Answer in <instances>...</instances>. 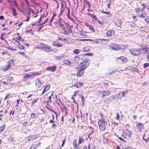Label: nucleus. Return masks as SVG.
<instances>
[{"label":"nucleus","mask_w":149,"mask_h":149,"mask_svg":"<svg viewBox=\"0 0 149 149\" xmlns=\"http://www.w3.org/2000/svg\"><path fill=\"white\" fill-rule=\"evenodd\" d=\"M116 72V70H113L112 72H111L107 73L106 74L108 75H110L112 74H113L114 73H115Z\"/></svg>","instance_id":"47"},{"label":"nucleus","mask_w":149,"mask_h":149,"mask_svg":"<svg viewBox=\"0 0 149 149\" xmlns=\"http://www.w3.org/2000/svg\"><path fill=\"white\" fill-rule=\"evenodd\" d=\"M7 49L9 50H12L14 51H16V49L15 48L13 47H11L10 46H9L8 47Z\"/></svg>","instance_id":"38"},{"label":"nucleus","mask_w":149,"mask_h":149,"mask_svg":"<svg viewBox=\"0 0 149 149\" xmlns=\"http://www.w3.org/2000/svg\"><path fill=\"white\" fill-rule=\"evenodd\" d=\"M63 62L64 64L68 66H72L75 65V63H74L68 60H64L63 61Z\"/></svg>","instance_id":"11"},{"label":"nucleus","mask_w":149,"mask_h":149,"mask_svg":"<svg viewBox=\"0 0 149 149\" xmlns=\"http://www.w3.org/2000/svg\"><path fill=\"white\" fill-rule=\"evenodd\" d=\"M109 47L114 50H116L119 49L121 48L118 45L112 43L109 45Z\"/></svg>","instance_id":"10"},{"label":"nucleus","mask_w":149,"mask_h":149,"mask_svg":"<svg viewBox=\"0 0 149 149\" xmlns=\"http://www.w3.org/2000/svg\"><path fill=\"white\" fill-rule=\"evenodd\" d=\"M84 6L83 8V9L84 8L87 7L88 8H90L91 6V4L90 2L88 1H86L84 2Z\"/></svg>","instance_id":"20"},{"label":"nucleus","mask_w":149,"mask_h":149,"mask_svg":"<svg viewBox=\"0 0 149 149\" xmlns=\"http://www.w3.org/2000/svg\"><path fill=\"white\" fill-rule=\"evenodd\" d=\"M5 127V125H3L0 127V132H2Z\"/></svg>","instance_id":"41"},{"label":"nucleus","mask_w":149,"mask_h":149,"mask_svg":"<svg viewBox=\"0 0 149 149\" xmlns=\"http://www.w3.org/2000/svg\"><path fill=\"white\" fill-rule=\"evenodd\" d=\"M17 47L20 49H24L25 47L24 46L21 45Z\"/></svg>","instance_id":"50"},{"label":"nucleus","mask_w":149,"mask_h":149,"mask_svg":"<svg viewBox=\"0 0 149 149\" xmlns=\"http://www.w3.org/2000/svg\"><path fill=\"white\" fill-rule=\"evenodd\" d=\"M90 63V61L89 59H86L83 61L80 64L78 69L84 70L89 65Z\"/></svg>","instance_id":"2"},{"label":"nucleus","mask_w":149,"mask_h":149,"mask_svg":"<svg viewBox=\"0 0 149 149\" xmlns=\"http://www.w3.org/2000/svg\"><path fill=\"white\" fill-rule=\"evenodd\" d=\"M43 44H41L40 45L36 47V48L37 49H40L42 50L43 47Z\"/></svg>","instance_id":"37"},{"label":"nucleus","mask_w":149,"mask_h":149,"mask_svg":"<svg viewBox=\"0 0 149 149\" xmlns=\"http://www.w3.org/2000/svg\"><path fill=\"white\" fill-rule=\"evenodd\" d=\"M37 138V137L36 135H33L28 136L26 138V139L27 140L30 141L34 140L36 139Z\"/></svg>","instance_id":"13"},{"label":"nucleus","mask_w":149,"mask_h":149,"mask_svg":"<svg viewBox=\"0 0 149 149\" xmlns=\"http://www.w3.org/2000/svg\"><path fill=\"white\" fill-rule=\"evenodd\" d=\"M128 69L131 70L133 71H135L138 72L139 71V70L133 66H130L128 67Z\"/></svg>","instance_id":"19"},{"label":"nucleus","mask_w":149,"mask_h":149,"mask_svg":"<svg viewBox=\"0 0 149 149\" xmlns=\"http://www.w3.org/2000/svg\"><path fill=\"white\" fill-rule=\"evenodd\" d=\"M128 91H122L120 93L121 95V97H124L127 94Z\"/></svg>","instance_id":"35"},{"label":"nucleus","mask_w":149,"mask_h":149,"mask_svg":"<svg viewBox=\"0 0 149 149\" xmlns=\"http://www.w3.org/2000/svg\"><path fill=\"white\" fill-rule=\"evenodd\" d=\"M143 125L141 123H138L136 125L139 130L141 131L143 128Z\"/></svg>","instance_id":"23"},{"label":"nucleus","mask_w":149,"mask_h":149,"mask_svg":"<svg viewBox=\"0 0 149 149\" xmlns=\"http://www.w3.org/2000/svg\"><path fill=\"white\" fill-rule=\"evenodd\" d=\"M111 93V91H105L100 92L99 93V95L102 97H104L108 96Z\"/></svg>","instance_id":"7"},{"label":"nucleus","mask_w":149,"mask_h":149,"mask_svg":"<svg viewBox=\"0 0 149 149\" xmlns=\"http://www.w3.org/2000/svg\"><path fill=\"white\" fill-rule=\"evenodd\" d=\"M73 52L74 54H77L79 53L80 51L78 49H76L73 51Z\"/></svg>","instance_id":"46"},{"label":"nucleus","mask_w":149,"mask_h":149,"mask_svg":"<svg viewBox=\"0 0 149 149\" xmlns=\"http://www.w3.org/2000/svg\"><path fill=\"white\" fill-rule=\"evenodd\" d=\"M12 12L13 13V15L14 16H15L17 15V13L15 11V9L14 8L12 9Z\"/></svg>","instance_id":"49"},{"label":"nucleus","mask_w":149,"mask_h":149,"mask_svg":"<svg viewBox=\"0 0 149 149\" xmlns=\"http://www.w3.org/2000/svg\"><path fill=\"white\" fill-rule=\"evenodd\" d=\"M149 66V63H145L144 64V68H146Z\"/></svg>","instance_id":"52"},{"label":"nucleus","mask_w":149,"mask_h":149,"mask_svg":"<svg viewBox=\"0 0 149 149\" xmlns=\"http://www.w3.org/2000/svg\"><path fill=\"white\" fill-rule=\"evenodd\" d=\"M83 83L82 82H77L74 84L73 86H75L77 88H79L81 87L83 85Z\"/></svg>","instance_id":"22"},{"label":"nucleus","mask_w":149,"mask_h":149,"mask_svg":"<svg viewBox=\"0 0 149 149\" xmlns=\"http://www.w3.org/2000/svg\"><path fill=\"white\" fill-rule=\"evenodd\" d=\"M80 59V57L78 56H75V58L74 59V61L75 62L78 63Z\"/></svg>","instance_id":"36"},{"label":"nucleus","mask_w":149,"mask_h":149,"mask_svg":"<svg viewBox=\"0 0 149 149\" xmlns=\"http://www.w3.org/2000/svg\"><path fill=\"white\" fill-rule=\"evenodd\" d=\"M104 41L105 40L104 39H97L93 40H92V42H93V43H100V41Z\"/></svg>","instance_id":"18"},{"label":"nucleus","mask_w":149,"mask_h":149,"mask_svg":"<svg viewBox=\"0 0 149 149\" xmlns=\"http://www.w3.org/2000/svg\"><path fill=\"white\" fill-rule=\"evenodd\" d=\"M118 139L120 140L123 142H126V141L125 139H123L121 137H118Z\"/></svg>","instance_id":"54"},{"label":"nucleus","mask_w":149,"mask_h":149,"mask_svg":"<svg viewBox=\"0 0 149 149\" xmlns=\"http://www.w3.org/2000/svg\"><path fill=\"white\" fill-rule=\"evenodd\" d=\"M115 22L117 26L118 27L120 26L121 25L122 21L120 19H117L115 20Z\"/></svg>","instance_id":"21"},{"label":"nucleus","mask_w":149,"mask_h":149,"mask_svg":"<svg viewBox=\"0 0 149 149\" xmlns=\"http://www.w3.org/2000/svg\"><path fill=\"white\" fill-rule=\"evenodd\" d=\"M42 50H44L47 53L51 52L53 49L47 45L43 44V47Z\"/></svg>","instance_id":"5"},{"label":"nucleus","mask_w":149,"mask_h":149,"mask_svg":"<svg viewBox=\"0 0 149 149\" xmlns=\"http://www.w3.org/2000/svg\"><path fill=\"white\" fill-rule=\"evenodd\" d=\"M116 97H115V95H113L111 96L110 97H109L106 100L107 102H109L111 101H112L113 100L116 99Z\"/></svg>","instance_id":"16"},{"label":"nucleus","mask_w":149,"mask_h":149,"mask_svg":"<svg viewBox=\"0 0 149 149\" xmlns=\"http://www.w3.org/2000/svg\"><path fill=\"white\" fill-rule=\"evenodd\" d=\"M62 33L64 34L67 35H69L70 34L68 32V31H67L66 30V29L65 28V29H64V30L63 31Z\"/></svg>","instance_id":"40"},{"label":"nucleus","mask_w":149,"mask_h":149,"mask_svg":"<svg viewBox=\"0 0 149 149\" xmlns=\"http://www.w3.org/2000/svg\"><path fill=\"white\" fill-rule=\"evenodd\" d=\"M40 144V143H39L38 144H33L31 148H30L29 149H36V148H37L38 145Z\"/></svg>","instance_id":"32"},{"label":"nucleus","mask_w":149,"mask_h":149,"mask_svg":"<svg viewBox=\"0 0 149 149\" xmlns=\"http://www.w3.org/2000/svg\"><path fill=\"white\" fill-rule=\"evenodd\" d=\"M127 132L128 133V136L130 137H131L132 134V132L130 130H128Z\"/></svg>","instance_id":"48"},{"label":"nucleus","mask_w":149,"mask_h":149,"mask_svg":"<svg viewBox=\"0 0 149 149\" xmlns=\"http://www.w3.org/2000/svg\"><path fill=\"white\" fill-rule=\"evenodd\" d=\"M146 23L147 25L149 24V16L147 17L145 19Z\"/></svg>","instance_id":"39"},{"label":"nucleus","mask_w":149,"mask_h":149,"mask_svg":"<svg viewBox=\"0 0 149 149\" xmlns=\"http://www.w3.org/2000/svg\"><path fill=\"white\" fill-rule=\"evenodd\" d=\"M102 12L103 13H104L109 14V15L108 16L109 17H111V15H112V14H110V12H106L103 11Z\"/></svg>","instance_id":"51"},{"label":"nucleus","mask_w":149,"mask_h":149,"mask_svg":"<svg viewBox=\"0 0 149 149\" xmlns=\"http://www.w3.org/2000/svg\"><path fill=\"white\" fill-rule=\"evenodd\" d=\"M128 130L127 129L126 130H124L123 132V134L122 135V136L125 139L127 138V136L128 134V132H127Z\"/></svg>","instance_id":"25"},{"label":"nucleus","mask_w":149,"mask_h":149,"mask_svg":"<svg viewBox=\"0 0 149 149\" xmlns=\"http://www.w3.org/2000/svg\"><path fill=\"white\" fill-rule=\"evenodd\" d=\"M141 53H143L144 54H149V48L146 47L145 48L140 49Z\"/></svg>","instance_id":"12"},{"label":"nucleus","mask_w":149,"mask_h":149,"mask_svg":"<svg viewBox=\"0 0 149 149\" xmlns=\"http://www.w3.org/2000/svg\"><path fill=\"white\" fill-rule=\"evenodd\" d=\"M91 17L95 19H96L97 18L96 16L93 14L92 15Z\"/></svg>","instance_id":"61"},{"label":"nucleus","mask_w":149,"mask_h":149,"mask_svg":"<svg viewBox=\"0 0 149 149\" xmlns=\"http://www.w3.org/2000/svg\"><path fill=\"white\" fill-rule=\"evenodd\" d=\"M65 56L64 55H61L59 56H55V58L57 60H61L62 58L64 59L65 58Z\"/></svg>","instance_id":"27"},{"label":"nucleus","mask_w":149,"mask_h":149,"mask_svg":"<svg viewBox=\"0 0 149 149\" xmlns=\"http://www.w3.org/2000/svg\"><path fill=\"white\" fill-rule=\"evenodd\" d=\"M119 117H120V116L119 115V113H117V116L116 117V119L117 120H118L119 119Z\"/></svg>","instance_id":"59"},{"label":"nucleus","mask_w":149,"mask_h":149,"mask_svg":"<svg viewBox=\"0 0 149 149\" xmlns=\"http://www.w3.org/2000/svg\"><path fill=\"white\" fill-rule=\"evenodd\" d=\"M89 50V48L88 47H86L83 48V51L84 52H87Z\"/></svg>","instance_id":"44"},{"label":"nucleus","mask_w":149,"mask_h":149,"mask_svg":"<svg viewBox=\"0 0 149 149\" xmlns=\"http://www.w3.org/2000/svg\"><path fill=\"white\" fill-rule=\"evenodd\" d=\"M50 87V86L49 85H47L45 87L44 89L42 95V94H43L44 93H45L47 91H48V90L49 89Z\"/></svg>","instance_id":"28"},{"label":"nucleus","mask_w":149,"mask_h":149,"mask_svg":"<svg viewBox=\"0 0 149 149\" xmlns=\"http://www.w3.org/2000/svg\"><path fill=\"white\" fill-rule=\"evenodd\" d=\"M52 45L55 47H61L63 45L58 42L57 41H54L53 42Z\"/></svg>","instance_id":"14"},{"label":"nucleus","mask_w":149,"mask_h":149,"mask_svg":"<svg viewBox=\"0 0 149 149\" xmlns=\"http://www.w3.org/2000/svg\"><path fill=\"white\" fill-rule=\"evenodd\" d=\"M79 71L78 72L77 74V76L78 77H79L82 76L84 73V70L79 69Z\"/></svg>","instance_id":"17"},{"label":"nucleus","mask_w":149,"mask_h":149,"mask_svg":"<svg viewBox=\"0 0 149 149\" xmlns=\"http://www.w3.org/2000/svg\"><path fill=\"white\" fill-rule=\"evenodd\" d=\"M114 31L113 30L108 31L107 33V35L109 36L113 35L114 34Z\"/></svg>","instance_id":"29"},{"label":"nucleus","mask_w":149,"mask_h":149,"mask_svg":"<svg viewBox=\"0 0 149 149\" xmlns=\"http://www.w3.org/2000/svg\"><path fill=\"white\" fill-rule=\"evenodd\" d=\"M10 94H7L6 96L4 98V100H6L7 99V98L8 97V96H9L10 95Z\"/></svg>","instance_id":"63"},{"label":"nucleus","mask_w":149,"mask_h":149,"mask_svg":"<svg viewBox=\"0 0 149 149\" xmlns=\"http://www.w3.org/2000/svg\"><path fill=\"white\" fill-rule=\"evenodd\" d=\"M58 24L60 25V26L62 27H63L64 26V25L62 24L60 22H58Z\"/></svg>","instance_id":"55"},{"label":"nucleus","mask_w":149,"mask_h":149,"mask_svg":"<svg viewBox=\"0 0 149 149\" xmlns=\"http://www.w3.org/2000/svg\"><path fill=\"white\" fill-rule=\"evenodd\" d=\"M107 125V122L104 119H102L98 121L99 128L101 131H103L105 130Z\"/></svg>","instance_id":"1"},{"label":"nucleus","mask_w":149,"mask_h":149,"mask_svg":"<svg viewBox=\"0 0 149 149\" xmlns=\"http://www.w3.org/2000/svg\"><path fill=\"white\" fill-rule=\"evenodd\" d=\"M79 91L78 90V91H75L74 92V97L77 94V93H78Z\"/></svg>","instance_id":"58"},{"label":"nucleus","mask_w":149,"mask_h":149,"mask_svg":"<svg viewBox=\"0 0 149 149\" xmlns=\"http://www.w3.org/2000/svg\"><path fill=\"white\" fill-rule=\"evenodd\" d=\"M65 10V6L63 5V3L61 4V11L63 12Z\"/></svg>","instance_id":"43"},{"label":"nucleus","mask_w":149,"mask_h":149,"mask_svg":"<svg viewBox=\"0 0 149 149\" xmlns=\"http://www.w3.org/2000/svg\"><path fill=\"white\" fill-rule=\"evenodd\" d=\"M117 61L120 63H126L128 59L125 57L121 56L117 58Z\"/></svg>","instance_id":"6"},{"label":"nucleus","mask_w":149,"mask_h":149,"mask_svg":"<svg viewBox=\"0 0 149 149\" xmlns=\"http://www.w3.org/2000/svg\"><path fill=\"white\" fill-rule=\"evenodd\" d=\"M10 65L8 63V65L5 66L3 68L4 70H7L10 68Z\"/></svg>","instance_id":"33"},{"label":"nucleus","mask_w":149,"mask_h":149,"mask_svg":"<svg viewBox=\"0 0 149 149\" xmlns=\"http://www.w3.org/2000/svg\"><path fill=\"white\" fill-rule=\"evenodd\" d=\"M15 62V61L13 59H10L8 61V63L9 64H10V65H14Z\"/></svg>","instance_id":"34"},{"label":"nucleus","mask_w":149,"mask_h":149,"mask_svg":"<svg viewBox=\"0 0 149 149\" xmlns=\"http://www.w3.org/2000/svg\"><path fill=\"white\" fill-rule=\"evenodd\" d=\"M41 74V73L40 72H33V74H26L23 76V78L24 79H27L29 78L32 79L34 78L35 76L40 75Z\"/></svg>","instance_id":"4"},{"label":"nucleus","mask_w":149,"mask_h":149,"mask_svg":"<svg viewBox=\"0 0 149 149\" xmlns=\"http://www.w3.org/2000/svg\"><path fill=\"white\" fill-rule=\"evenodd\" d=\"M85 25L86 26L88 27H89V29L91 31H95V30L94 29V27H93V26L91 25L88 23H86Z\"/></svg>","instance_id":"31"},{"label":"nucleus","mask_w":149,"mask_h":149,"mask_svg":"<svg viewBox=\"0 0 149 149\" xmlns=\"http://www.w3.org/2000/svg\"><path fill=\"white\" fill-rule=\"evenodd\" d=\"M87 128L89 130V132H90V134L88 135V137L89 138V136L90 135L93 133L94 129L93 127L90 126H88L87 127Z\"/></svg>","instance_id":"24"},{"label":"nucleus","mask_w":149,"mask_h":149,"mask_svg":"<svg viewBox=\"0 0 149 149\" xmlns=\"http://www.w3.org/2000/svg\"><path fill=\"white\" fill-rule=\"evenodd\" d=\"M81 100L82 102L83 103H84V97L83 95H82L81 96Z\"/></svg>","instance_id":"56"},{"label":"nucleus","mask_w":149,"mask_h":149,"mask_svg":"<svg viewBox=\"0 0 149 149\" xmlns=\"http://www.w3.org/2000/svg\"><path fill=\"white\" fill-rule=\"evenodd\" d=\"M84 142V140L81 136L79 137V144H80Z\"/></svg>","instance_id":"30"},{"label":"nucleus","mask_w":149,"mask_h":149,"mask_svg":"<svg viewBox=\"0 0 149 149\" xmlns=\"http://www.w3.org/2000/svg\"><path fill=\"white\" fill-rule=\"evenodd\" d=\"M141 6H143V7L142 8L140 9L139 8H137L136 10V11L137 13L139 14L138 15L139 17L141 18H144L146 15V13H143V12L144 9L146 7V6H144V4L142 5Z\"/></svg>","instance_id":"3"},{"label":"nucleus","mask_w":149,"mask_h":149,"mask_svg":"<svg viewBox=\"0 0 149 149\" xmlns=\"http://www.w3.org/2000/svg\"><path fill=\"white\" fill-rule=\"evenodd\" d=\"M44 83V82L40 80L39 79H36L35 81L36 86L38 88L41 87Z\"/></svg>","instance_id":"9"},{"label":"nucleus","mask_w":149,"mask_h":149,"mask_svg":"<svg viewBox=\"0 0 149 149\" xmlns=\"http://www.w3.org/2000/svg\"><path fill=\"white\" fill-rule=\"evenodd\" d=\"M140 51L139 50H137L134 49H132L130 50V53L133 55H138L140 54Z\"/></svg>","instance_id":"8"},{"label":"nucleus","mask_w":149,"mask_h":149,"mask_svg":"<svg viewBox=\"0 0 149 149\" xmlns=\"http://www.w3.org/2000/svg\"><path fill=\"white\" fill-rule=\"evenodd\" d=\"M13 40H15V42H17V43H18L19 45H20V42H18V41H17V39H16V38H13Z\"/></svg>","instance_id":"57"},{"label":"nucleus","mask_w":149,"mask_h":149,"mask_svg":"<svg viewBox=\"0 0 149 149\" xmlns=\"http://www.w3.org/2000/svg\"><path fill=\"white\" fill-rule=\"evenodd\" d=\"M27 124V122L26 121V122H24L23 123V125H24V126L26 127V126Z\"/></svg>","instance_id":"62"},{"label":"nucleus","mask_w":149,"mask_h":149,"mask_svg":"<svg viewBox=\"0 0 149 149\" xmlns=\"http://www.w3.org/2000/svg\"><path fill=\"white\" fill-rule=\"evenodd\" d=\"M77 141L75 139L74 140L73 142V145L74 149H79V146L77 144Z\"/></svg>","instance_id":"26"},{"label":"nucleus","mask_w":149,"mask_h":149,"mask_svg":"<svg viewBox=\"0 0 149 149\" xmlns=\"http://www.w3.org/2000/svg\"><path fill=\"white\" fill-rule=\"evenodd\" d=\"M68 17L70 20H71L72 21L74 22V19H73V18H72V17H70L69 16V15H68Z\"/></svg>","instance_id":"60"},{"label":"nucleus","mask_w":149,"mask_h":149,"mask_svg":"<svg viewBox=\"0 0 149 149\" xmlns=\"http://www.w3.org/2000/svg\"><path fill=\"white\" fill-rule=\"evenodd\" d=\"M63 110L65 111V116H66V115L67 114V108L66 106H64V107H63Z\"/></svg>","instance_id":"53"},{"label":"nucleus","mask_w":149,"mask_h":149,"mask_svg":"<svg viewBox=\"0 0 149 149\" xmlns=\"http://www.w3.org/2000/svg\"><path fill=\"white\" fill-rule=\"evenodd\" d=\"M17 40H20L21 39V37L18 36L17 38H16Z\"/></svg>","instance_id":"64"},{"label":"nucleus","mask_w":149,"mask_h":149,"mask_svg":"<svg viewBox=\"0 0 149 149\" xmlns=\"http://www.w3.org/2000/svg\"><path fill=\"white\" fill-rule=\"evenodd\" d=\"M31 118L33 119H36V114L34 113H32L31 115Z\"/></svg>","instance_id":"45"},{"label":"nucleus","mask_w":149,"mask_h":149,"mask_svg":"<svg viewBox=\"0 0 149 149\" xmlns=\"http://www.w3.org/2000/svg\"><path fill=\"white\" fill-rule=\"evenodd\" d=\"M115 95V97H116V99L117 98L120 99L122 97H121V93H120L118 95Z\"/></svg>","instance_id":"42"},{"label":"nucleus","mask_w":149,"mask_h":149,"mask_svg":"<svg viewBox=\"0 0 149 149\" xmlns=\"http://www.w3.org/2000/svg\"><path fill=\"white\" fill-rule=\"evenodd\" d=\"M56 66H50L47 68V70L48 71L50 70L52 72H54L56 70Z\"/></svg>","instance_id":"15"}]
</instances>
